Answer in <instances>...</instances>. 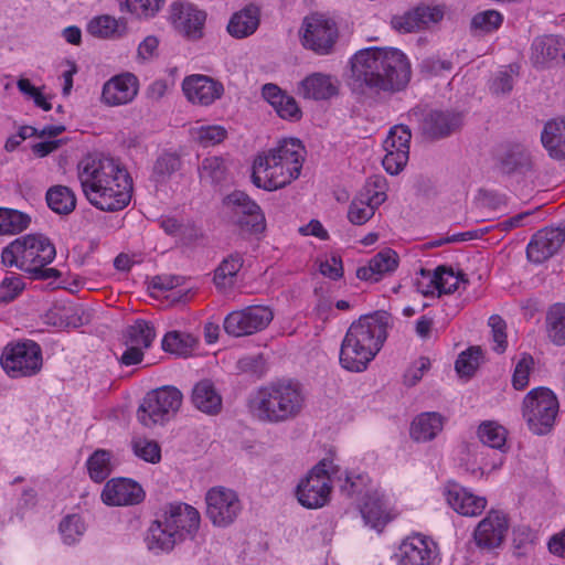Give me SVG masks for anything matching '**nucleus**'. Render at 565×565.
Masks as SVG:
<instances>
[{"label":"nucleus","mask_w":565,"mask_h":565,"mask_svg":"<svg viewBox=\"0 0 565 565\" xmlns=\"http://www.w3.org/2000/svg\"><path fill=\"white\" fill-rule=\"evenodd\" d=\"M77 175L84 195L100 211H120L129 204L132 180L115 159L88 154L78 162Z\"/></svg>","instance_id":"obj_1"},{"label":"nucleus","mask_w":565,"mask_h":565,"mask_svg":"<svg viewBox=\"0 0 565 565\" xmlns=\"http://www.w3.org/2000/svg\"><path fill=\"white\" fill-rule=\"evenodd\" d=\"M412 70L407 56L393 47H367L351 58V77L360 88L394 94L405 89Z\"/></svg>","instance_id":"obj_2"},{"label":"nucleus","mask_w":565,"mask_h":565,"mask_svg":"<svg viewBox=\"0 0 565 565\" xmlns=\"http://www.w3.org/2000/svg\"><path fill=\"white\" fill-rule=\"evenodd\" d=\"M390 315L376 311L362 316L348 329L340 349V363L351 372H363L382 349L386 337Z\"/></svg>","instance_id":"obj_3"},{"label":"nucleus","mask_w":565,"mask_h":565,"mask_svg":"<svg viewBox=\"0 0 565 565\" xmlns=\"http://www.w3.org/2000/svg\"><path fill=\"white\" fill-rule=\"evenodd\" d=\"M306 405L299 383L271 382L260 386L249 398L248 408L254 418L267 424H281L295 419Z\"/></svg>","instance_id":"obj_4"},{"label":"nucleus","mask_w":565,"mask_h":565,"mask_svg":"<svg viewBox=\"0 0 565 565\" xmlns=\"http://www.w3.org/2000/svg\"><path fill=\"white\" fill-rule=\"evenodd\" d=\"M55 255V246L46 236L32 234L7 245L1 252V263L23 270L33 279L47 280L61 276L57 269L46 267Z\"/></svg>","instance_id":"obj_5"},{"label":"nucleus","mask_w":565,"mask_h":565,"mask_svg":"<svg viewBox=\"0 0 565 565\" xmlns=\"http://www.w3.org/2000/svg\"><path fill=\"white\" fill-rule=\"evenodd\" d=\"M333 479H341L340 468L332 460L323 459L317 463L297 487V499L307 509H319L330 500Z\"/></svg>","instance_id":"obj_6"},{"label":"nucleus","mask_w":565,"mask_h":565,"mask_svg":"<svg viewBox=\"0 0 565 565\" xmlns=\"http://www.w3.org/2000/svg\"><path fill=\"white\" fill-rule=\"evenodd\" d=\"M182 399V393L174 386H162L150 391L138 407L137 418L148 428L163 424L177 414Z\"/></svg>","instance_id":"obj_7"},{"label":"nucleus","mask_w":565,"mask_h":565,"mask_svg":"<svg viewBox=\"0 0 565 565\" xmlns=\"http://www.w3.org/2000/svg\"><path fill=\"white\" fill-rule=\"evenodd\" d=\"M558 413V401L546 387L530 391L523 399V417L531 431L545 435L554 426Z\"/></svg>","instance_id":"obj_8"},{"label":"nucleus","mask_w":565,"mask_h":565,"mask_svg":"<svg viewBox=\"0 0 565 565\" xmlns=\"http://www.w3.org/2000/svg\"><path fill=\"white\" fill-rule=\"evenodd\" d=\"M42 363V349L32 340L8 344L1 355L3 370L13 379L35 375Z\"/></svg>","instance_id":"obj_9"},{"label":"nucleus","mask_w":565,"mask_h":565,"mask_svg":"<svg viewBox=\"0 0 565 565\" xmlns=\"http://www.w3.org/2000/svg\"><path fill=\"white\" fill-rule=\"evenodd\" d=\"M299 34L305 49L318 55H328L333 51L339 32L333 20L312 14L303 19Z\"/></svg>","instance_id":"obj_10"},{"label":"nucleus","mask_w":565,"mask_h":565,"mask_svg":"<svg viewBox=\"0 0 565 565\" xmlns=\"http://www.w3.org/2000/svg\"><path fill=\"white\" fill-rule=\"evenodd\" d=\"M224 204L231 213L232 222L243 233L258 235L266 230L264 213L246 193L234 191L224 199Z\"/></svg>","instance_id":"obj_11"},{"label":"nucleus","mask_w":565,"mask_h":565,"mask_svg":"<svg viewBox=\"0 0 565 565\" xmlns=\"http://www.w3.org/2000/svg\"><path fill=\"white\" fill-rule=\"evenodd\" d=\"M274 319V312L266 306H248L230 312L223 322L228 335L239 338L263 331Z\"/></svg>","instance_id":"obj_12"},{"label":"nucleus","mask_w":565,"mask_h":565,"mask_svg":"<svg viewBox=\"0 0 565 565\" xmlns=\"http://www.w3.org/2000/svg\"><path fill=\"white\" fill-rule=\"evenodd\" d=\"M206 516L218 527H226L234 523L243 505L237 493L225 487H214L205 495Z\"/></svg>","instance_id":"obj_13"},{"label":"nucleus","mask_w":565,"mask_h":565,"mask_svg":"<svg viewBox=\"0 0 565 565\" xmlns=\"http://www.w3.org/2000/svg\"><path fill=\"white\" fill-rule=\"evenodd\" d=\"M386 181L382 177L371 178L362 192L349 205L348 218L354 225H363L371 220L375 210L386 200Z\"/></svg>","instance_id":"obj_14"},{"label":"nucleus","mask_w":565,"mask_h":565,"mask_svg":"<svg viewBox=\"0 0 565 565\" xmlns=\"http://www.w3.org/2000/svg\"><path fill=\"white\" fill-rule=\"evenodd\" d=\"M299 172H294L276 162L275 158H265L258 156L253 164V183L266 191H274L286 186L292 180L299 177Z\"/></svg>","instance_id":"obj_15"},{"label":"nucleus","mask_w":565,"mask_h":565,"mask_svg":"<svg viewBox=\"0 0 565 565\" xmlns=\"http://www.w3.org/2000/svg\"><path fill=\"white\" fill-rule=\"evenodd\" d=\"M463 125V114L454 109L430 110L423 115L420 132L429 140H439L460 130Z\"/></svg>","instance_id":"obj_16"},{"label":"nucleus","mask_w":565,"mask_h":565,"mask_svg":"<svg viewBox=\"0 0 565 565\" xmlns=\"http://www.w3.org/2000/svg\"><path fill=\"white\" fill-rule=\"evenodd\" d=\"M509 531L507 515L497 510L487 513L473 531L476 545L484 551H493L502 545Z\"/></svg>","instance_id":"obj_17"},{"label":"nucleus","mask_w":565,"mask_h":565,"mask_svg":"<svg viewBox=\"0 0 565 565\" xmlns=\"http://www.w3.org/2000/svg\"><path fill=\"white\" fill-rule=\"evenodd\" d=\"M565 243V224L558 227H545L537 231L526 247L527 259L542 264L553 257Z\"/></svg>","instance_id":"obj_18"},{"label":"nucleus","mask_w":565,"mask_h":565,"mask_svg":"<svg viewBox=\"0 0 565 565\" xmlns=\"http://www.w3.org/2000/svg\"><path fill=\"white\" fill-rule=\"evenodd\" d=\"M100 497L110 507L135 505L143 500L145 491L131 479L113 478L106 482Z\"/></svg>","instance_id":"obj_19"},{"label":"nucleus","mask_w":565,"mask_h":565,"mask_svg":"<svg viewBox=\"0 0 565 565\" xmlns=\"http://www.w3.org/2000/svg\"><path fill=\"white\" fill-rule=\"evenodd\" d=\"M182 89L191 103L202 106L213 104L224 94V86L221 82L201 74L186 76L182 82Z\"/></svg>","instance_id":"obj_20"},{"label":"nucleus","mask_w":565,"mask_h":565,"mask_svg":"<svg viewBox=\"0 0 565 565\" xmlns=\"http://www.w3.org/2000/svg\"><path fill=\"white\" fill-rule=\"evenodd\" d=\"M444 17L438 7L418 6L414 10L394 15L391 25L399 33H411L439 22Z\"/></svg>","instance_id":"obj_21"},{"label":"nucleus","mask_w":565,"mask_h":565,"mask_svg":"<svg viewBox=\"0 0 565 565\" xmlns=\"http://www.w3.org/2000/svg\"><path fill=\"white\" fill-rule=\"evenodd\" d=\"M138 89L139 82L134 74H119L104 84L102 99L109 106L125 105L134 100Z\"/></svg>","instance_id":"obj_22"},{"label":"nucleus","mask_w":565,"mask_h":565,"mask_svg":"<svg viewBox=\"0 0 565 565\" xmlns=\"http://www.w3.org/2000/svg\"><path fill=\"white\" fill-rule=\"evenodd\" d=\"M161 516L173 531L179 532L182 541L188 535L193 536L200 526V513L186 503H170Z\"/></svg>","instance_id":"obj_23"},{"label":"nucleus","mask_w":565,"mask_h":565,"mask_svg":"<svg viewBox=\"0 0 565 565\" xmlns=\"http://www.w3.org/2000/svg\"><path fill=\"white\" fill-rule=\"evenodd\" d=\"M420 274L423 278L427 279L426 285L418 281V290L425 296L434 295L435 290L438 291V296L452 294L458 289L460 282H468L463 274H456L451 268L445 266L437 267L434 274L425 269H422Z\"/></svg>","instance_id":"obj_24"},{"label":"nucleus","mask_w":565,"mask_h":565,"mask_svg":"<svg viewBox=\"0 0 565 565\" xmlns=\"http://www.w3.org/2000/svg\"><path fill=\"white\" fill-rule=\"evenodd\" d=\"M565 58V41L557 35L536 36L531 45V61L537 68H545L552 63Z\"/></svg>","instance_id":"obj_25"},{"label":"nucleus","mask_w":565,"mask_h":565,"mask_svg":"<svg viewBox=\"0 0 565 565\" xmlns=\"http://www.w3.org/2000/svg\"><path fill=\"white\" fill-rule=\"evenodd\" d=\"M205 19V12L190 3L174 2L171 6V21L186 38L200 39Z\"/></svg>","instance_id":"obj_26"},{"label":"nucleus","mask_w":565,"mask_h":565,"mask_svg":"<svg viewBox=\"0 0 565 565\" xmlns=\"http://www.w3.org/2000/svg\"><path fill=\"white\" fill-rule=\"evenodd\" d=\"M339 94L337 79L324 73L315 72L298 84V95L310 100H328Z\"/></svg>","instance_id":"obj_27"},{"label":"nucleus","mask_w":565,"mask_h":565,"mask_svg":"<svg viewBox=\"0 0 565 565\" xmlns=\"http://www.w3.org/2000/svg\"><path fill=\"white\" fill-rule=\"evenodd\" d=\"M435 557L434 542L420 534L407 537L399 546L401 565H431Z\"/></svg>","instance_id":"obj_28"},{"label":"nucleus","mask_w":565,"mask_h":565,"mask_svg":"<svg viewBox=\"0 0 565 565\" xmlns=\"http://www.w3.org/2000/svg\"><path fill=\"white\" fill-rule=\"evenodd\" d=\"M399 263L398 254L392 248H384L375 254L366 266L359 267L356 277L371 282L380 281L385 275L394 273Z\"/></svg>","instance_id":"obj_29"},{"label":"nucleus","mask_w":565,"mask_h":565,"mask_svg":"<svg viewBox=\"0 0 565 565\" xmlns=\"http://www.w3.org/2000/svg\"><path fill=\"white\" fill-rule=\"evenodd\" d=\"M448 504L463 516H476L482 513L487 507V499L469 492L458 484H451L446 491Z\"/></svg>","instance_id":"obj_30"},{"label":"nucleus","mask_w":565,"mask_h":565,"mask_svg":"<svg viewBox=\"0 0 565 565\" xmlns=\"http://www.w3.org/2000/svg\"><path fill=\"white\" fill-rule=\"evenodd\" d=\"M305 147L299 139L289 138L281 140L276 148L270 149L262 157L275 158V161L285 166L294 172L301 171L305 160Z\"/></svg>","instance_id":"obj_31"},{"label":"nucleus","mask_w":565,"mask_h":565,"mask_svg":"<svg viewBox=\"0 0 565 565\" xmlns=\"http://www.w3.org/2000/svg\"><path fill=\"white\" fill-rule=\"evenodd\" d=\"M191 403L200 412L214 416L221 413L223 399L211 380L198 382L191 393Z\"/></svg>","instance_id":"obj_32"},{"label":"nucleus","mask_w":565,"mask_h":565,"mask_svg":"<svg viewBox=\"0 0 565 565\" xmlns=\"http://www.w3.org/2000/svg\"><path fill=\"white\" fill-rule=\"evenodd\" d=\"M147 546L150 551L158 554L170 552L178 543L182 542L181 535L161 516L152 522L146 537Z\"/></svg>","instance_id":"obj_33"},{"label":"nucleus","mask_w":565,"mask_h":565,"mask_svg":"<svg viewBox=\"0 0 565 565\" xmlns=\"http://www.w3.org/2000/svg\"><path fill=\"white\" fill-rule=\"evenodd\" d=\"M260 13L255 6H247L235 12L227 24L228 33L235 39H244L255 33L259 25Z\"/></svg>","instance_id":"obj_34"},{"label":"nucleus","mask_w":565,"mask_h":565,"mask_svg":"<svg viewBox=\"0 0 565 565\" xmlns=\"http://www.w3.org/2000/svg\"><path fill=\"white\" fill-rule=\"evenodd\" d=\"M541 140L552 158L565 159V119L547 121L541 134Z\"/></svg>","instance_id":"obj_35"},{"label":"nucleus","mask_w":565,"mask_h":565,"mask_svg":"<svg viewBox=\"0 0 565 565\" xmlns=\"http://www.w3.org/2000/svg\"><path fill=\"white\" fill-rule=\"evenodd\" d=\"M443 426L444 417L439 413H423L413 420L411 436L416 441H428L441 431Z\"/></svg>","instance_id":"obj_36"},{"label":"nucleus","mask_w":565,"mask_h":565,"mask_svg":"<svg viewBox=\"0 0 565 565\" xmlns=\"http://www.w3.org/2000/svg\"><path fill=\"white\" fill-rule=\"evenodd\" d=\"M87 32L99 39H116L127 32V22L125 19H115L105 14L93 18L87 24Z\"/></svg>","instance_id":"obj_37"},{"label":"nucleus","mask_w":565,"mask_h":565,"mask_svg":"<svg viewBox=\"0 0 565 565\" xmlns=\"http://www.w3.org/2000/svg\"><path fill=\"white\" fill-rule=\"evenodd\" d=\"M360 512L365 524L377 531H381L391 520L382 498L376 493L365 497Z\"/></svg>","instance_id":"obj_38"},{"label":"nucleus","mask_w":565,"mask_h":565,"mask_svg":"<svg viewBox=\"0 0 565 565\" xmlns=\"http://www.w3.org/2000/svg\"><path fill=\"white\" fill-rule=\"evenodd\" d=\"M244 259L241 253H232L214 270V284L218 289L233 287L237 273L243 267Z\"/></svg>","instance_id":"obj_39"},{"label":"nucleus","mask_w":565,"mask_h":565,"mask_svg":"<svg viewBox=\"0 0 565 565\" xmlns=\"http://www.w3.org/2000/svg\"><path fill=\"white\" fill-rule=\"evenodd\" d=\"M49 207L57 214H70L75 210L76 198L74 192L64 185H54L46 192Z\"/></svg>","instance_id":"obj_40"},{"label":"nucleus","mask_w":565,"mask_h":565,"mask_svg":"<svg viewBox=\"0 0 565 565\" xmlns=\"http://www.w3.org/2000/svg\"><path fill=\"white\" fill-rule=\"evenodd\" d=\"M196 344L198 339L195 337L181 331H170L162 339V349L180 356L189 355Z\"/></svg>","instance_id":"obj_41"},{"label":"nucleus","mask_w":565,"mask_h":565,"mask_svg":"<svg viewBox=\"0 0 565 565\" xmlns=\"http://www.w3.org/2000/svg\"><path fill=\"white\" fill-rule=\"evenodd\" d=\"M480 441L491 448L504 450L507 444V429L495 420H484L478 427Z\"/></svg>","instance_id":"obj_42"},{"label":"nucleus","mask_w":565,"mask_h":565,"mask_svg":"<svg viewBox=\"0 0 565 565\" xmlns=\"http://www.w3.org/2000/svg\"><path fill=\"white\" fill-rule=\"evenodd\" d=\"M31 217L21 211L0 207V235H14L28 228Z\"/></svg>","instance_id":"obj_43"},{"label":"nucleus","mask_w":565,"mask_h":565,"mask_svg":"<svg viewBox=\"0 0 565 565\" xmlns=\"http://www.w3.org/2000/svg\"><path fill=\"white\" fill-rule=\"evenodd\" d=\"M111 454L105 449L95 450L87 459L86 467L90 479L95 482H103L113 471Z\"/></svg>","instance_id":"obj_44"},{"label":"nucleus","mask_w":565,"mask_h":565,"mask_svg":"<svg viewBox=\"0 0 565 565\" xmlns=\"http://www.w3.org/2000/svg\"><path fill=\"white\" fill-rule=\"evenodd\" d=\"M548 338L556 345L565 344V305L552 306L546 315Z\"/></svg>","instance_id":"obj_45"},{"label":"nucleus","mask_w":565,"mask_h":565,"mask_svg":"<svg viewBox=\"0 0 565 565\" xmlns=\"http://www.w3.org/2000/svg\"><path fill=\"white\" fill-rule=\"evenodd\" d=\"M226 174L225 161L217 156L204 158L199 166V175L202 182L218 184L226 179Z\"/></svg>","instance_id":"obj_46"},{"label":"nucleus","mask_w":565,"mask_h":565,"mask_svg":"<svg viewBox=\"0 0 565 565\" xmlns=\"http://www.w3.org/2000/svg\"><path fill=\"white\" fill-rule=\"evenodd\" d=\"M156 337L152 324L145 320H138L127 330V344H135L142 349H148Z\"/></svg>","instance_id":"obj_47"},{"label":"nucleus","mask_w":565,"mask_h":565,"mask_svg":"<svg viewBox=\"0 0 565 565\" xmlns=\"http://www.w3.org/2000/svg\"><path fill=\"white\" fill-rule=\"evenodd\" d=\"M533 162L531 154L524 149H516L509 152L501 161V169L505 173H526L532 170Z\"/></svg>","instance_id":"obj_48"},{"label":"nucleus","mask_w":565,"mask_h":565,"mask_svg":"<svg viewBox=\"0 0 565 565\" xmlns=\"http://www.w3.org/2000/svg\"><path fill=\"white\" fill-rule=\"evenodd\" d=\"M481 359V349L479 347H470L459 354L455 363V369L460 376L470 377L479 367Z\"/></svg>","instance_id":"obj_49"},{"label":"nucleus","mask_w":565,"mask_h":565,"mask_svg":"<svg viewBox=\"0 0 565 565\" xmlns=\"http://www.w3.org/2000/svg\"><path fill=\"white\" fill-rule=\"evenodd\" d=\"M412 138V132L409 128L405 125H397L391 128L388 136L383 142V148L385 151L397 152L399 150H404L406 153H409V142Z\"/></svg>","instance_id":"obj_50"},{"label":"nucleus","mask_w":565,"mask_h":565,"mask_svg":"<svg viewBox=\"0 0 565 565\" xmlns=\"http://www.w3.org/2000/svg\"><path fill=\"white\" fill-rule=\"evenodd\" d=\"M60 533L67 545L76 543L85 532V525L79 515H66L60 523Z\"/></svg>","instance_id":"obj_51"},{"label":"nucleus","mask_w":565,"mask_h":565,"mask_svg":"<svg viewBox=\"0 0 565 565\" xmlns=\"http://www.w3.org/2000/svg\"><path fill=\"white\" fill-rule=\"evenodd\" d=\"M193 139L203 147H212L221 143L227 135L222 126H201L191 131Z\"/></svg>","instance_id":"obj_52"},{"label":"nucleus","mask_w":565,"mask_h":565,"mask_svg":"<svg viewBox=\"0 0 565 565\" xmlns=\"http://www.w3.org/2000/svg\"><path fill=\"white\" fill-rule=\"evenodd\" d=\"M181 168V160L177 154L163 153L153 164V177L157 182L168 180L174 172Z\"/></svg>","instance_id":"obj_53"},{"label":"nucleus","mask_w":565,"mask_h":565,"mask_svg":"<svg viewBox=\"0 0 565 565\" xmlns=\"http://www.w3.org/2000/svg\"><path fill=\"white\" fill-rule=\"evenodd\" d=\"M134 454L145 461L157 463L161 459V449L157 441L147 438H134L131 441Z\"/></svg>","instance_id":"obj_54"},{"label":"nucleus","mask_w":565,"mask_h":565,"mask_svg":"<svg viewBox=\"0 0 565 565\" xmlns=\"http://www.w3.org/2000/svg\"><path fill=\"white\" fill-rule=\"evenodd\" d=\"M166 0H125L120 3L121 10L126 8L129 12L139 17L150 18L157 14Z\"/></svg>","instance_id":"obj_55"},{"label":"nucleus","mask_w":565,"mask_h":565,"mask_svg":"<svg viewBox=\"0 0 565 565\" xmlns=\"http://www.w3.org/2000/svg\"><path fill=\"white\" fill-rule=\"evenodd\" d=\"M503 17L495 10H486L477 13L471 20V28L490 33L502 24Z\"/></svg>","instance_id":"obj_56"},{"label":"nucleus","mask_w":565,"mask_h":565,"mask_svg":"<svg viewBox=\"0 0 565 565\" xmlns=\"http://www.w3.org/2000/svg\"><path fill=\"white\" fill-rule=\"evenodd\" d=\"M237 369L256 377H262L267 371V362L263 353L243 356L237 361Z\"/></svg>","instance_id":"obj_57"},{"label":"nucleus","mask_w":565,"mask_h":565,"mask_svg":"<svg viewBox=\"0 0 565 565\" xmlns=\"http://www.w3.org/2000/svg\"><path fill=\"white\" fill-rule=\"evenodd\" d=\"M24 289V282L20 276H6L0 284V302L8 303L14 300Z\"/></svg>","instance_id":"obj_58"},{"label":"nucleus","mask_w":565,"mask_h":565,"mask_svg":"<svg viewBox=\"0 0 565 565\" xmlns=\"http://www.w3.org/2000/svg\"><path fill=\"white\" fill-rule=\"evenodd\" d=\"M533 364L534 361L530 354H523L521 360L516 363L512 376V384L515 390H523L527 385Z\"/></svg>","instance_id":"obj_59"},{"label":"nucleus","mask_w":565,"mask_h":565,"mask_svg":"<svg viewBox=\"0 0 565 565\" xmlns=\"http://www.w3.org/2000/svg\"><path fill=\"white\" fill-rule=\"evenodd\" d=\"M489 326L492 331V339L495 343L493 350L498 353H503L507 349V324L504 320L498 316L493 315L489 318Z\"/></svg>","instance_id":"obj_60"},{"label":"nucleus","mask_w":565,"mask_h":565,"mask_svg":"<svg viewBox=\"0 0 565 565\" xmlns=\"http://www.w3.org/2000/svg\"><path fill=\"white\" fill-rule=\"evenodd\" d=\"M408 156L409 153H406L404 150L397 152L386 151L382 160L383 168L392 175L398 174L408 162Z\"/></svg>","instance_id":"obj_61"},{"label":"nucleus","mask_w":565,"mask_h":565,"mask_svg":"<svg viewBox=\"0 0 565 565\" xmlns=\"http://www.w3.org/2000/svg\"><path fill=\"white\" fill-rule=\"evenodd\" d=\"M275 110L280 118L290 121H298L302 117L298 103L288 94L282 99L281 107H277Z\"/></svg>","instance_id":"obj_62"},{"label":"nucleus","mask_w":565,"mask_h":565,"mask_svg":"<svg viewBox=\"0 0 565 565\" xmlns=\"http://www.w3.org/2000/svg\"><path fill=\"white\" fill-rule=\"evenodd\" d=\"M514 79L512 71H500L495 74L491 82L490 89L495 95L509 94L513 88Z\"/></svg>","instance_id":"obj_63"},{"label":"nucleus","mask_w":565,"mask_h":565,"mask_svg":"<svg viewBox=\"0 0 565 565\" xmlns=\"http://www.w3.org/2000/svg\"><path fill=\"white\" fill-rule=\"evenodd\" d=\"M320 271L323 276L337 280L343 275L342 260L339 257L332 256L326 262L321 263Z\"/></svg>","instance_id":"obj_64"}]
</instances>
